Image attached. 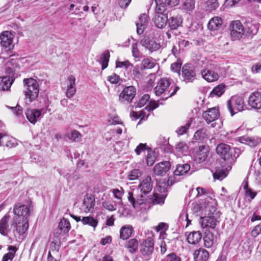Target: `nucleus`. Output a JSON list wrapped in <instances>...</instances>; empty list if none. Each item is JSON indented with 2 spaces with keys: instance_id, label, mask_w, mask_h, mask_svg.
Returning a JSON list of instances; mask_svg holds the SVG:
<instances>
[{
  "instance_id": "nucleus-21",
  "label": "nucleus",
  "mask_w": 261,
  "mask_h": 261,
  "mask_svg": "<svg viewBox=\"0 0 261 261\" xmlns=\"http://www.w3.org/2000/svg\"><path fill=\"white\" fill-rule=\"evenodd\" d=\"M208 153V147L205 145L200 146L195 154V160L201 163L206 160Z\"/></svg>"
},
{
  "instance_id": "nucleus-13",
  "label": "nucleus",
  "mask_w": 261,
  "mask_h": 261,
  "mask_svg": "<svg viewBox=\"0 0 261 261\" xmlns=\"http://www.w3.org/2000/svg\"><path fill=\"white\" fill-rule=\"evenodd\" d=\"M140 44L151 53L159 50L161 47L160 43L149 38H143L140 40Z\"/></svg>"
},
{
  "instance_id": "nucleus-17",
  "label": "nucleus",
  "mask_w": 261,
  "mask_h": 261,
  "mask_svg": "<svg viewBox=\"0 0 261 261\" xmlns=\"http://www.w3.org/2000/svg\"><path fill=\"white\" fill-rule=\"evenodd\" d=\"M95 205V197L91 194H87L84 196L82 203V209L85 213L89 212Z\"/></svg>"
},
{
  "instance_id": "nucleus-38",
  "label": "nucleus",
  "mask_w": 261,
  "mask_h": 261,
  "mask_svg": "<svg viewBox=\"0 0 261 261\" xmlns=\"http://www.w3.org/2000/svg\"><path fill=\"white\" fill-rule=\"evenodd\" d=\"M138 241L136 239H132L127 242L125 246L130 253H134L138 250Z\"/></svg>"
},
{
  "instance_id": "nucleus-46",
  "label": "nucleus",
  "mask_w": 261,
  "mask_h": 261,
  "mask_svg": "<svg viewBox=\"0 0 261 261\" xmlns=\"http://www.w3.org/2000/svg\"><path fill=\"white\" fill-rule=\"evenodd\" d=\"M156 7L155 9V14H164L166 10V5L162 2L161 0H155Z\"/></svg>"
},
{
  "instance_id": "nucleus-33",
  "label": "nucleus",
  "mask_w": 261,
  "mask_h": 261,
  "mask_svg": "<svg viewBox=\"0 0 261 261\" xmlns=\"http://www.w3.org/2000/svg\"><path fill=\"white\" fill-rule=\"evenodd\" d=\"M201 238L202 234L199 231H194L189 234L187 237V240L190 244H196L199 242Z\"/></svg>"
},
{
  "instance_id": "nucleus-54",
  "label": "nucleus",
  "mask_w": 261,
  "mask_h": 261,
  "mask_svg": "<svg viewBox=\"0 0 261 261\" xmlns=\"http://www.w3.org/2000/svg\"><path fill=\"white\" fill-rule=\"evenodd\" d=\"M142 175L141 171L139 169H134L131 171L130 174L128 176V178L130 180H135Z\"/></svg>"
},
{
  "instance_id": "nucleus-16",
  "label": "nucleus",
  "mask_w": 261,
  "mask_h": 261,
  "mask_svg": "<svg viewBox=\"0 0 261 261\" xmlns=\"http://www.w3.org/2000/svg\"><path fill=\"white\" fill-rule=\"evenodd\" d=\"M171 168L170 163L164 161L156 164L153 168V172L156 175L163 176Z\"/></svg>"
},
{
  "instance_id": "nucleus-49",
  "label": "nucleus",
  "mask_w": 261,
  "mask_h": 261,
  "mask_svg": "<svg viewBox=\"0 0 261 261\" xmlns=\"http://www.w3.org/2000/svg\"><path fill=\"white\" fill-rule=\"evenodd\" d=\"M192 119H189L185 125L181 126L176 132L179 135H182L186 134L191 125Z\"/></svg>"
},
{
  "instance_id": "nucleus-64",
  "label": "nucleus",
  "mask_w": 261,
  "mask_h": 261,
  "mask_svg": "<svg viewBox=\"0 0 261 261\" xmlns=\"http://www.w3.org/2000/svg\"><path fill=\"white\" fill-rule=\"evenodd\" d=\"M147 149L146 144L140 143L135 150L137 154L139 155L143 151Z\"/></svg>"
},
{
  "instance_id": "nucleus-42",
  "label": "nucleus",
  "mask_w": 261,
  "mask_h": 261,
  "mask_svg": "<svg viewBox=\"0 0 261 261\" xmlns=\"http://www.w3.org/2000/svg\"><path fill=\"white\" fill-rule=\"evenodd\" d=\"M110 57V53L108 50H106L102 54L100 60L102 70H104L108 67Z\"/></svg>"
},
{
  "instance_id": "nucleus-51",
  "label": "nucleus",
  "mask_w": 261,
  "mask_h": 261,
  "mask_svg": "<svg viewBox=\"0 0 261 261\" xmlns=\"http://www.w3.org/2000/svg\"><path fill=\"white\" fill-rule=\"evenodd\" d=\"M116 65L117 68L124 67L126 69H131L133 67V65L128 60L125 61L124 62L116 61Z\"/></svg>"
},
{
  "instance_id": "nucleus-29",
  "label": "nucleus",
  "mask_w": 261,
  "mask_h": 261,
  "mask_svg": "<svg viewBox=\"0 0 261 261\" xmlns=\"http://www.w3.org/2000/svg\"><path fill=\"white\" fill-rule=\"evenodd\" d=\"M222 24V18L219 17H215L210 20L207 28L211 31H216L221 27Z\"/></svg>"
},
{
  "instance_id": "nucleus-40",
  "label": "nucleus",
  "mask_w": 261,
  "mask_h": 261,
  "mask_svg": "<svg viewBox=\"0 0 261 261\" xmlns=\"http://www.w3.org/2000/svg\"><path fill=\"white\" fill-rule=\"evenodd\" d=\"M81 222L83 225H88L92 226L94 228V230L98 224V221L91 216L83 217Z\"/></svg>"
},
{
  "instance_id": "nucleus-27",
  "label": "nucleus",
  "mask_w": 261,
  "mask_h": 261,
  "mask_svg": "<svg viewBox=\"0 0 261 261\" xmlns=\"http://www.w3.org/2000/svg\"><path fill=\"white\" fill-rule=\"evenodd\" d=\"M202 77L208 82H213L218 80V74L214 71L204 69L201 71Z\"/></svg>"
},
{
  "instance_id": "nucleus-60",
  "label": "nucleus",
  "mask_w": 261,
  "mask_h": 261,
  "mask_svg": "<svg viewBox=\"0 0 261 261\" xmlns=\"http://www.w3.org/2000/svg\"><path fill=\"white\" fill-rule=\"evenodd\" d=\"M10 136L6 133H0V146H5Z\"/></svg>"
},
{
  "instance_id": "nucleus-62",
  "label": "nucleus",
  "mask_w": 261,
  "mask_h": 261,
  "mask_svg": "<svg viewBox=\"0 0 261 261\" xmlns=\"http://www.w3.org/2000/svg\"><path fill=\"white\" fill-rule=\"evenodd\" d=\"M251 236L256 238L259 234H261V223L257 225L251 232Z\"/></svg>"
},
{
  "instance_id": "nucleus-2",
  "label": "nucleus",
  "mask_w": 261,
  "mask_h": 261,
  "mask_svg": "<svg viewBox=\"0 0 261 261\" xmlns=\"http://www.w3.org/2000/svg\"><path fill=\"white\" fill-rule=\"evenodd\" d=\"M217 153L227 164V170H231V166L239 156L241 150L238 148H230V146L224 144H219L216 148Z\"/></svg>"
},
{
  "instance_id": "nucleus-37",
  "label": "nucleus",
  "mask_w": 261,
  "mask_h": 261,
  "mask_svg": "<svg viewBox=\"0 0 261 261\" xmlns=\"http://www.w3.org/2000/svg\"><path fill=\"white\" fill-rule=\"evenodd\" d=\"M133 227L131 226H124L120 230V237L123 240H126L132 233Z\"/></svg>"
},
{
  "instance_id": "nucleus-57",
  "label": "nucleus",
  "mask_w": 261,
  "mask_h": 261,
  "mask_svg": "<svg viewBox=\"0 0 261 261\" xmlns=\"http://www.w3.org/2000/svg\"><path fill=\"white\" fill-rule=\"evenodd\" d=\"M69 138L73 141L78 142L81 138V135L78 131L74 130L69 136Z\"/></svg>"
},
{
  "instance_id": "nucleus-14",
  "label": "nucleus",
  "mask_w": 261,
  "mask_h": 261,
  "mask_svg": "<svg viewBox=\"0 0 261 261\" xmlns=\"http://www.w3.org/2000/svg\"><path fill=\"white\" fill-rule=\"evenodd\" d=\"M13 34L9 31L4 32L0 36L1 44L3 47H4L7 50H10L13 48L12 44Z\"/></svg>"
},
{
  "instance_id": "nucleus-9",
  "label": "nucleus",
  "mask_w": 261,
  "mask_h": 261,
  "mask_svg": "<svg viewBox=\"0 0 261 261\" xmlns=\"http://www.w3.org/2000/svg\"><path fill=\"white\" fill-rule=\"evenodd\" d=\"M140 252L144 257H149L154 251V241L151 237H148L140 245Z\"/></svg>"
},
{
  "instance_id": "nucleus-20",
  "label": "nucleus",
  "mask_w": 261,
  "mask_h": 261,
  "mask_svg": "<svg viewBox=\"0 0 261 261\" xmlns=\"http://www.w3.org/2000/svg\"><path fill=\"white\" fill-rule=\"evenodd\" d=\"M75 80V77L72 75L68 77L66 92V95L68 98L73 97L76 92Z\"/></svg>"
},
{
  "instance_id": "nucleus-5",
  "label": "nucleus",
  "mask_w": 261,
  "mask_h": 261,
  "mask_svg": "<svg viewBox=\"0 0 261 261\" xmlns=\"http://www.w3.org/2000/svg\"><path fill=\"white\" fill-rule=\"evenodd\" d=\"M227 106L231 115L232 116L238 112L243 111L245 104L242 97L235 96H232L227 101Z\"/></svg>"
},
{
  "instance_id": "nucleus-1",
  "label": "nucleus",
  "mask_w": 261,
  "mask_h": 261,
  "mask_svg": "<svg viewBox=\"0 0 261 261\" xmlns=\"http://www.w3.org/2000/svg\"><path fill=\"white\" fill-rule=\"evenodd\" d=\"M153 187V183L150 176H146L139 185V189L141 194H135L129 192L127 199L134 208L143 204H163L167 196V188L165 185H158L153 195L151 196H146L150 193Z\"/></svg>"
},
{
  "instance_id": "nucleus-4",
  "label": "nucleus",
  "mask_w": 261,
  "mask_h": 261,
  "mask_svg": "<svg viewBox=\"0 0 261 261\" xmlns=\"http://www.w3.org/2000/svg\"><path fill=\"white\" fill-rule=\"evenodd\" d=\"M171 83L169 80L167 78H162L158 82L157 86L154 88V91L156 96H160L164 92H168L167 96L165 97L167 99L174 95L178 90L179 87L174 85H172L170 89L168 90Z\"/></svg>"
},
{
  "instance_id": "nucleus-12",
  "label": "nucleus",
  "mask_w": 261,
  "mask_h": 261,
  "mask_svg": "<svg viewBox=\"0 0 261 261\" xmlns=\"http://www.w3.org/2000/svg\"><path fill=\"white\" fill-rule=\"evenodd\" d=\"M201 225L202 228H211L214 229L219 222V218L214 216V214L210 216L201 217Z\"/></svg>"
},
{
  "instance_id": "nucleus-8",
  "label": "nucleus",
  "mask_w": 261,
  "mask_h": 261,
  "mask_svg": "<svg viewBox=\"0 0 261 261\" xmlns=\"http://www.w3.org/2000/svg\"><path fill=\"white\" fill-rule=\"evenodd\" d=\"M230 35L233 40L240 39L244 35L243 25L239 20L232 21L230 25Z\"/></svg>"
},
{
  "instance_id": "nucleus-53",
  "label": "nucleus",
  "mask_w": 261,
  "mask_h": 261,
  "mask_svg": "<svg viewBox=\"0 0 261 261\" xmlns=\"http://www.w3.org/2000/svg\"><path fill=\"white\" fill-rule=\"evenodd\" d=\"M113 193L114 194V197L119 200V201L117 202V203L120 205H122L123 204L122 201V196L123 194V190H119L118 189H115L113 190Z\"/></svg>"
},
{
  "instance_id": "nucleus-22",
  "label": "nucleus",
  "mask_w": 261,
  "mask_h": 261,
  "mask_svg": "<svg viewBox=\"0 0 261 261\" xmlns=\"http://www.w3.org/2000/svg\"><path fill=\"white\" fill-rule=\"evenodd\" d=\"M9 219L10 216L6 215L0 220V233L5 237H7L10 231L8 223Z\"/></svg>"
},
{
  "instance_id": "nucleus-30",
  "label": "nucleus",
  "mask_w": 261,
  "mask_h": 261,
  "mask_svg": "<svg viewBox=\"0 0 261 261\" xmlns=\"http://www.w3.org/2000/svg\"><path fill=\"white\" fill-rule=\"evenodd\" d=\"M227 164L226 165H222L221 168H218L216 172L213 174V177L215 179L222 180L224 178L230 170H227Z\"/></svg>"
},
{
  "instance_id": "nucleus-56",
  "label": "nucleus",
  "mask_w": 261,
  "mask_h": 261,
  "mask_svg": "<svg viewBox=\"0 0 261 261\" xmlns=\"http://www.w3.org/2000/svg\"><path fill=\"white\" fill-rule=\"evenodd\" d=\"M132 52L134 58H140L141 57V53L138 48V44L137 43H135L132 44Z\"/></svg>"
},
{
  "instance_id": "nucleus-10",
  "label": "nucleus",
  "mask_w": 261,
  "mask_h": 261,
  "mask_svg": "<svg viewBox=\"0 0 261 261\" xmlns=\"http://www.w3.org/2000/svg\"><path fill=\"white\" fill-rule=\"evenodd\" d=\"M30 212V210L28 206L19 203L15 204L13 208V213L18 217V219H20L21 218L22 220L28 219Z\"/></svg>"
},
{
  "instance_id": "nucleus-39",
  "label": "nucleus",
  "mask_w": 261,
  "mask_h": 261,
  "mask_svg": "<svg viewBox=\"0 0 261 261\" xmlns=\"http://www.w3.org/2000/svg\"><path fill=\"white\" fill-rule=\"evenodd\" d=\"M155 65V60L151 58L144 59L141 62V69H151Z\"/></svg>"
},
{
  "instance_id": "nucleus-3",
  "label": "nucleus",
  "mask_w": 261,
  "mask_h": 261,
  "mask_svg": "<svg viewBox=\"0 0 261 261\" xmlns=\"http://www.w3.org/2000/svg\"><path fill=\"white\" fill-rule=\"evenodd\" d=\"M24 89L23 90L25 98L29 102L35 100L38 97L39 92V84L37 81L33 79L23 80Z\"/></svg>"
},
{
  "instance_id": "nucleus-23",
  "label": "nucleus",
  "mask_w": 261,
  "mask_h": 261,
  "mask_svg": "<svg viewBox=\"0 0 261 261\" xmlns=\"http://www.w3.org/2000/svg\"><path fill=\"white\" fill-rule=\"evenodd\" d=\"M182 20V17L180 15L173 16L168 19V26L171 30H177L181 26Z\"/></svg>"
},
{
  "instance_id": "nucleus-50",
  "label": "nucleus",
  "mask_w": 261,
  "mask_h": 261,
  "mask_svg": "<svg viewBox=\"0 0 261 261\" xmlns=\"http://www.w3.org/2000/svg\"><path fill=\"white\" fill-rule=\"evenodd\" d=\"M194 137L196 140H203L206 138L205 129L202 128L197 130L194 134Z\"/></svg>"
},
{
  "instance_id": "nucleus-58",
  "label": "nucleus",
  "mask_w": 261,
  "mask_h": 261,
  "mask_svg": "<svg viewBox=\"0 0 261 261\" xmlns=\"http://www.w3.org/2000/svg\"><path fill=\"white\" fill-rule=\"evenodd\" d=\"M150 96L147 94H144L139 100L137 107L141 108L144 106L149 100Z\"/></svg>"
},
{
  "instance_id": "nucleus-55",
  "label": "nucleus",
  "mask_w": 261,
  "mask_h": 261,
  "mask_svg": "<svg viewBox=\"0 0 261 261\" xmlns=\"http://www.w3.org/2000/svg\"><path fill=\"white\" fill-rule=\"evenodd\" d=\"M102 206L109 211H114L117 209L116 204H113L111 201H105L102 202Z\"/></svg>"
},
{
  "instance_id": "nucleus-61",
  "label": "nucleus",
  "mask_w": 261,
  "mask_h": 261,
  "mask_svg": "<svg viewBox=\"0 0 261 261\" xmlns=\"http://www.w3.org/2000/svg\"><path fill=\"white\" fill-rule=\"evenodd\" d=\"M165 259V261H181V258L174 253L168 254Z\"/></svg>"
},
{
  "instance_id": "nucleus-7",
  "label": "nucleus",
  "mask_w": 261,
  "mask_h": 261,
  "mask_svg": "<svg viewBox=\"0 0 261 261\" xmlns=\"http://www.w3.org/2000/svg\"><path fill=\"white\" fill-rule=\"evenodd\" d=\"M136 94V89L134 86L126 87L119 95V100L122 103H129Z\"/></svg>"
},
{
  "instance_id": "nucleus-31",
  "label": "nucleus",
  "mask_w": 261,
  "mask_h": 261,
  "mask_svg": "<svg viewBox=\"0 0 261 261\" xmlns=\"http://www.w3.org/2000/svg\"><path fill=\"white\" fill-rule=\"evenodd\" d=\"M14 81L12 76H6L0 78V86L3 90H8Z\"/></svg>"
},
{
  "instance_id": "nucleus-32",
  "label": "nucleus",
  "mask_w": 261,
  "mask_h": 261,
  "mask_svg": "<svg viewBox=\"0 0 261 261\" xmlns=\"http://www.w3.org/2000/svg\"><path fill=\"white\" fill-rule=\"evenodd\" d=\"M190 169V165L188 164H178L174 171V176L184 175L187 173Z\"/></svg>"
},
{
  "instance_id": "nucleus-25",
  "label": "nucleus",
  "mask_w": 261,
  "mask_h": 261,
  "mask_svg": "<svg viewBox=\"0 0 261 261\" xmlns=\"http://www.w3.org/2000/svg\"><path fill=\"white\" fill-rule=\"evenodd\" d=\"M193 256L195 261H207L209 253L205 249L200 248L194 251Z\"/></svg>"
},
{
  "instance_id": "nucleus-24",
  "label": "nucleus",
  "mask_w": 261,
  "mask_h": 261,
  "mask_svg": "<svg viewBox=\"0 0 261 261\" xmlns=\"http://www.w3.org/2000/svg\"><path fill=\"white\" fill-rule=\"evenodd\" d=\"M148 23L147 16L145 14H142L139 18V21L136 23L137 27V33L138 35L142 34Z\"/></svg>"
},
{
  "instance_id": "nucleus-43",
  "label": "nucleus",
  "mask_w": 261,
  "mask_h": 261,
  "mask_svg": "<svg viewBox=\"0 0 261 261\" xmlns=\"http://www.w3.org/2000/svg\"><path fill=\"white\" fill-rule=\"evenodd\" d=\"M239 140L241 143L248 145L250 147L256 146L257 144V142L254 139L248 136L241 137Z\"/></svg>"
},
{
  "instance_id": "nucleus-59",
  "label": "nucleus",
  "mask_w": 261,
  "mask_h": 261,
  "mask_svg": "<svg viewBox=\"0 0 261 261\" xmlns=\"http://www.w3.org/2000/svg\"><path fill=\"white\" fill-rule=\"evenodd\" d=\"M181 66V62L178 59L177 62L173 63L171 65V69L175 72H179L180 71Z\"/></svg>"
},
{
  "instance_id": "nucleus-19",
  "label": "nucleus",
  "mask_w": 261,
  "mask_h": 261,
  "mask_svg": "<svg viewBox=\"0 0 261 261\" xmlns=\"http://www.w3.org/2000/svg\"><path fill=\"white\" fill-rule=\"evenodd\" d=\"M248 104L253 109H261V93L258 92L252 93L249 97Z\"/></svg>"
},
{
  "instance_id": "nucleus-47",
  "label": "nucleus",
  "mask_w": 261,
  "mask_h": 261,
  "mask_svg": "<svg viewBox=\"0 0 261 261\" xmlns=\"http://www.w3.org/2000/svg\"><path fill=\"white\" fill-rule=\"evenodd\" d=\"M225 91V86L223 85H219L215 87L211 91L210 95L212 96L214 95L220 97Z\"/></svg>"
},
{
  "instance_id": "nucleus-6",
  "label": "nucleus",
  "mask_w": 261,
  "mask_h": 261,
  "mask_svg": "<svg viewBox=\"0 0 261 261\" xmlns=\"http://www.w3.org/2000/svg\"><path fill=\"white\" fill-rule=\"evenodd\" d=\"M181 75L183 81L186 83L193 82L196 79L195 67L191 64H185L181 69Z\"/></svg>"
},
{
  "instance_id": "nucleus-44",
  "label": "nucleus",
  "mask_w": 261,
  "mask_h": 261,
  "mask_svg": "<svg viewBox=\"0 0 261 261\" xmlns=\"http://www.w3.org/2000/svg\"><path fill=\"white\" fill-rule=\"evenodd\" d=\"M8 250L11 252L5 254L3 256L2 261H8L9 260H12L14 257L15 253L17 251L16 248L13 246H9Z\"/></svg>"
},
{
  "instance_id": "nucleus-41",
  "label": "nucleus",
  "mask_w": 261,
  "mask_h": 261,
  "mask_svg": "<svg viewBox=\"0 0 261 261\" xmlns=\"http://www.w3.org/2000/svg\"><path fill=\"white\" fill-rule=\"evenodd\" d=\"M58 227L64 233H67L70 229V223L68 220L63 218L60 220Z\"/></svg>"
},
{
  "instance_id": "nucleus-28",
  "label": "nucleus",
  "mask_w": 261,
  "mask_h": 261,
  "mask_svg": "<svg viewBox=\"0 0 261 261\" xmlns=\"http://www.w3.org/2000/svg\"><path fill=\"white\" fill-rule=\"evenodd\" d=\"M243 32L246 36L250 37L256 34L258 29L256 25L250 22H246L243 25Z\"/></svg>"
},
{
  "instance_id": "nucleus-11",
  "label": "nucleus",
  "mask_w": 261,
  "mask_h": 261,
  "mask_svg": "<svg viewBox=\"0 0 261 261\" xmlns=\"http://www.w3.org/2000/svg\"><path fill=\"white\" fill-rule=\"evenodd\" d=\"M12 225L19 235H23L27 231L29 227L28 220L15 218L12 222Z\"/></svg>"
},
{
  "instance_id": "nucleus-48",
  "label": "nucleus",
  "mask_w": 261,
  "mask_h": 261,
  "mask_svg": "<svg viewBox=\"0 0 261 261\" xmlns=\"http://www.w3.org/2000/svg\"><path fill=\"white\" fill-rule=\"evenodd\" d=\"M217 0H208L206 3V10L212 11L216 10L219 7Z\"/></svg>"
},
{
  "instance_id": "nucleus-15",
  "label": "nucleus",
  "mask_w": 261,
  "mask_h": 261,
  "mask_svg": "<svg viewBox=\"0 0 261 261\" xmlns=\"http://www.w3.org/2000/svg\"><path fill=\"white\" fill-rule=\"evenodd\" d=\"M220 116L219 110L215 107L208 109L202 114V117L207 123L217 120Z\"/></svg>"
},
{
  "instance_id": "nucleus-35",
  "label": "nucleus",
  "mask_w": 261,
  "mask_h": 261,
  "mask_svg": "<svg viewBox=\"0 0 261 261\" xmlns=\"http://www.w3.org/2000/svg\"><path fill=\"white\" fill-rule=\"evenodd\" d=\"M204 245L206 248H211L214 244V234L209 230L204 232L203 236Z\"/></svg>"
},
{
  "instance_id": "nucleus-36",
  "label": "nucleus",
  "mask_w": 261,
  "mask_h": 261,
  "mask_svg": "<svg viewBox=\"0 0 261 261\" xmlns=\"http://www.w3.org/2000/svg\"><path fill=\"white\" fill-rule=\"evenodd\" d=\"M175 148L179 155H187L188 153L189 147L184 142L176 143Z\"/></svg>"
},
{
  "instance_id": "nucleus-52",
  "label": "nucleus",
  "mask_w": 261,
  "mask_h": 261,
  "mask_svg": "<svg viewBox=\"0 0 261 261\" xmlns=\"http://www.w3.org/2000/svg\"><path fill=\"white\" fill-rule=\"evenodd\" d=\"M146 164L148 166H151L154 163L155 157L151 149L148 151V154L146 156Z\"/></svg>"
},
{
  "instance_id": "nucleus-45",
  "label": "nucleus",
  "mask_w": 261,
  "mask_h": 261,
  "mask_svg": "<svg viewBox=\"0 0 261 261\" xmlns=\"http://www.w3.org/2000/svg\"><path fill=\"white\" fill-rule=\"evenodd\" d=\"M180 7L183 10L191 11L195 8V1L182 0Z\"/></svg>"
},
{
  "instance_id": "nucleus-18",
  "label": "nucleus",
  "mask_w": 261,
  "mask_h": 261,
  "mask_svg": "<svg viewBox=\"0 0 261 261\" xmlns=\"http://www.w3.org/2000/svg\"><path fill=\"white\" fill-rule=\"evenodd\" d=\"M42 110L35 109H28L25 112V115L28 120L34 124L38 120L41 116Z\"/></svg>"
},
{
  "instance_id": "nucleus-63",
  "label": "nucleus",
  "mask_w": 261,
  "mask_h": 261,
  "mask_svg": "<svg viewBox=\"0 0 261 261\" xmlns=\"http://www.w3.org/2000/svg\"><path fill=\"white\" fill-rule=\"evenodd\" d=\"M107 79L112 84H117L120 79L119 75L116 73H113L112 75L108 76Z\"/></svg>"
},
{
  "instance_id": "nucleus-26",
  "label": "nucleus",
  "mask_w": 261,
  "mask_h": 261,
  "mask_svg": "<svg viewBox=\"0 0 261 261\" xmlns=\"http://www.w3.org/2000/svg\"><path fill=\"white\" fill-rule=\"evenodd\" d=\"M153 20L156 27L163 29L167 24L168 17L166 14H155Z\"/></svg>"
},
{
  "instance_id": "nucleus-34",
  "label": "nucleus",
  "mask_w": 261,
  "mask_h": 261,
  "mask_svg": "<svg viewBox=\"0 0 261 261\" xmlns=\"http://www.w3.org/2000/svg\"><path fill=\"white\" fill-rule=\"evenodd\" d=\"M243 189L245 191L244 194L246 198H249L248 200L251 201L256 196L257 193L249 187L247 181L243 182Z\"/></svg>"
}]
</instances>
